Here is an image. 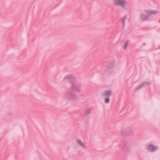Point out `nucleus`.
I'll list each match as a JSON object with an SVG mask.
<instances>
[{
	"label": "nucleus",
	"mask_w": 160,
	"mask_h": 160,
	"mask_svg": "<svg viewBox=\"0 0 160 160\" xmlns=\"http://www.w3.org/2000/svg\"><path fill=\"white\" fill-rule=\"evenodd\" d=\"M158 13L157 11L147 10L142 12L141 15V18L143 20H146L148 19V17L147 15H156Z\"/></svg>",
	"instance_id": "nucleus-1"
},
{
	"label": "nucleus",
	"mask_w": 160,
	"mask_h": 160,
	"mask_svg": "<svg viewBox=\"0 0 160 160\" xmlns=\"http://www.w3.org/2000/svg\"><path fill=\"white\" fill-rule=\"evenodd\" d=\"M114 3L116 5L123 7L125 6L126 5L124 0H115Z\"/></svg>",
	"instance_id": "nucleus-2"
},
{
	"label": "nucleus",
	"mask_w": 160,
	"mask_h": 160,
	"mask_svg": "<svg viewBox=\"0 0 160 160\" xmlns=\"http://www.w3.org/2000/svg\"><path fill=\"white\" fill-rule=\"evenodd\" d=\"M112 94V92L111 91H107L103 93V95L105 97H110Z\"/></svg>",
	"instance_id": "nucleus-3"
},
{
	"label": "nucleus",
	"mask_w": 160,
	"mask_h": 160,
	"mask_svg": "<svg viewBox=\"0 0 160 160\" xmlns=\"http://www.w3.org/2000/svg\"><path fill=\"white\" fill-rule=\"evenodd\" d=\"M148 149L152 152L154 151L156 149V147L153 145L150 144L148 146Z\"/></svg>",
	"instance_id": "nucleus-4"
},
{
	"label": "nucleus",
	"mask_w": 160,
	"mask_h": 160,
	"mask_svg": "<svg viewBox=\"0 0 160 160\" xmlns=\"http://www.w3.org/2000/svg\"><path fill=\"white\" fill-rule=\"evenodd\" d=\"M78 143L81 146H82L83 148H86V146L85 145V144L83 143L82 141L79 140H77V141Z\"/></svg>",
	"instance_id": "nucleus-5"
},
{
	"label": "nucleus",
	"mask_w": 160,
	"mask_h": 160,
	"mask_svg": "<svg viewBox=\"0 0 160 160\" xmlns=\"http://www.w3.org/2000/svg\"><path fill=\"white\" fill-rule=\"evenodd\" d=\"M127 18V17L126 16H124L121 19V21L122 22L123 26H124L125 25V21Z\"/></svg>",
	"instance_id": "nucleus-6"
},
{
	"label": "nucleus",
	"mask_w": 160,
	"mask_h": 160,
	"mask_svg": "<svg viewBox=\"0 0 160 160\" xmlns=\"http://www.w3.org/2000/svg\"><path fill=\"white\" fill-rule=\"evenodd\" d=\"M110 102V99L108 97H107L105 99V102L106 103H108Z\"/></svg>",
	"instance_id": "nucleus-7"
},
{
	"label": "nucleus",
	"mask_w": 160,
	"mask_h": 160,
	"mask_svg": "<svg viewBox=\"0 0 160 160\" xmlns=\"http://www.w3.org/2000/svg\"><path fill=\"white\" fill-rule=\"evenodd\" d=\"M128 42H125L124 46V49H125L128 46Z\"/></svg>",
	"instance_id": "nucleus-8"
},
{
	"label": "nucleus",
	"mask_w": 160,
	"mask_h": 160,
	"mask_svg": "<svg viewBox=\"0 0 160 160\" xmlns=\"http://www.w3.org/2000/svg\"><path fill=\"white\" fill-rule=\"evenodd\" d=\"M86 112H87V113H86V114L87 115H88V114L89 113H90V111L89 110H87L86 111Z\"/></svg>",
	"instance_id": "nucleus-9"
},
{
	"label": "nucleus",
	"mask_w": 160,
	"mask_h": 160,
	"mask_svg": "<svg viewBox=\"0 0 160 160\" xmlns=\"http://www.w3.org/2000/svg\"><path fill=\"white\" fill-rule=\"evenodd\" d=\"M68 78V77H65V78Z\"/></svg>",
	"instance_id": "nucleus-10"
},
{
	"label": "nucleus",
	"mask_w": 160,
	"mask_h": 160,
	"mask_svg": "<svg viewBox=\"0 0 160 160\" xmlns=\"http://www.w3.org/2000/svg\"><path fill=\"white\" fill-rule=\"evenodd\" d=\"M115 0H114V2L115 1Z\"/></svg>",
	"instance_id": "nucleus-11"
}]
</instances>
